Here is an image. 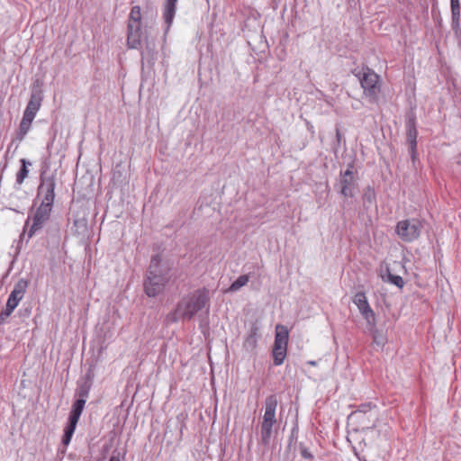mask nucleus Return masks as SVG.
<instances>
[{"instance_id": "1", "label": "nucleus", "mask_w": 461, "mask_h": 461, "mask_svg": "<svg viewBox=\"0 0 461 461\" xmlns=\"http://www.w3.org/2000/svg\"><path fill=\"white\" fill-rule=\"evenodd\" d=\"M54 189L55 181L53 177H44L41 179L38 188L39 195H42L41 203L32 217V223L28 230L26 228L29 226L31 217L26 220L24 225L23 235L27 234L28 239H31L40 231L49 221L55 197Z\"/></svg>"}, {"instance_id": "2", "label": "nucleus", "mask_w": 461, "mask_h": 461, "mask_svg": "<svg viewBox=\"0 0 461 461\" xmlns=\"http://www.w3.org/2000/svg\"><path fill=\"white\" fill-rule=\"evenodd\" d=\"M161 259L158 256L151 258L150 265L144 281V291L149 297H155L165 288L168 277L165 275L160 266Z\"/></svg>"}, {"instance_id": "3", "label": "nucleus", "mask_w": 461, "mask_h": 461, "mask_svg": "<svg viewBox=\"0 0 461 461\" xmlns=\"http://www.w3.org/2000/svg\"><path fill=\"white\" fill-rule=\"evenodd\" d=\"M204 308L207 313L209 311L208 297L204 292L196 291L183 298L175 310V313L177 312L182 317L190 320L196 312Z\"/></svg>"}, {"instance_id": "4", "label": "nucleus", "mask_w": 461, "mask_h": 461, "mask_svg": "<svg viewBox=\"0 0 461 461\" xmlns=\"http://www.w3.org/2000/svg\"><path fill=\"white\" fill-rule=\"evenodd\" d=\"M364 95L370 103H376L381 92L380 77L369 68H365L358 74Z\"/></svg>"}, {"instance_id": "5", "label": "nucleus", "mask_w": 461, "mask_h": 461, "mask_svg": "<svg viewBox=\"0 0 461 461\" xmlns=\"http://www.w3.org/2000/svg\"><path fill=\"white\" fill-rule=\"evenodd\" d=\"M422 223L420 220L407 219L397 223L395 232L402 240L411 242L420 237Z\"/></svg>"}, {"instance_id": "6", "label": "nucleus", "mask_w": 461, "mask_h": 461, "mask_svg": "<svg viewBox=\"0 0 461 461\" xmlns=\"http://www.w3.org/2000/svg\"><path fill=\"white\" fill-rule=\"evenodd\" d=\"M85 405L86 402L84 399H77L72 405V409L68 417V424L65 428L64 436L62 438V443L65 446H68L71 440Z\"/></svg>"}, {"instance_id": "7", "label": "nucleus", "mask_w": 461, "mask_h": 461, "mask_svg": "<svg viewBox=\"0 0 461 461\" xmlns=\"http://www.w3.org/2000/svg\"><path fill=\"white\" fill-rule=\"evenodd\" d=\"M353 303L357 307L363 318L366 321L367 324L374 326L375 321V315L367 302L366 294L362 292L357 293L353 298Z\"/></svg>"}, {"instance_id": "8", "label": "nucleus", "mask_w": 461, "mask_h": 461, "mask_svg": "<svg viewBox=\"0 0 461 461\" xmlns=\"http://www.w3.org/2000/svg\"><path fill=\"white\" fill-rule=\"evenodd\" d=\"M352 167L353 166L349 165L348 168L341 173L339 177L340 193L345 197H353L357 185V180Z\"/></svg>"}, {"instance_id": "9", "label": "nucleus", "mask_w": 461, "mask_h": 461, "mask_svg": "<svg viewBox=\"0 0 461 461\" xmlns=\"http://www.w3.org/2000/svg\"><path fill=\"white\" fill-rule=\"evenodd\" d=\"M141 26L128 24L127 27V45L131 49H137L141 43Z\"/></svg>"}, {"instance_id": "10", "label": "nucleus", "mask_w": 461, "mask_h": 461, "mask_svg": "<svg viewBox=\"0 0 461 461\" xmlns=\"http://www.w3.org/2000/svg\"><path fill=\"white\" fill-rule=\"evenodd\" d=\"M264 407H265V411H264L262 420L276 423V407H277L276 396L274 394L267 396L265 400Z\"/></svg>"}, {"instance_id": "11", "label": "nucleus", "mask_w": 461, "mask_h": 461, "mask_svg": "<svg viewBox=\"0 0 461 461\" xmlns=\"http://www.w3.org/2000/svg\"><path fill=\"white\" fill-rule=\"evenodd\" d=\"M288 339H289L288 329L285 325L277 324L276 326V335H275L274 346L287 348Z\"/></svg>"}, {"instance_id": "12", "label": "nucleus", "mask_w": 461, "mask_h": 461, "mask_svg": "<svg viewBox=\"0 0 461 461\" xmlns=\"http://www.w3.org/2000/svg\"><path fill=\"white\" fill-rule=\"evenodd\" d=\"M41 97L32 95L23 113V118L32 120L35 118L37 112L41 107Z\"/></svg>"}, {"instance_id": "13", "label": "nucleus", "mask_w": 461, "mask_h": 461, "mask_svg": "<svg viewBox=\"0 0 461 461\" xmlns=\"http://www.w3.org/2000/svg\"><path fill=\"white\" fill-rule=\"evenodd\" d=\"M276 424V423H274L272 421L262 420L260 426V438L263 445H269L273 434V429Z\"/></svg>"}, {"instance_id": "14", "label": "nucleus", "mask_w": 461, "mask_h": 461, "mask_svg": "<svg viewBox=\"0 0 461 461\" xmlns=\"http://www.w3.org/2000/svg\"><path fill=\"white\" fill-rule=\"evenodd\" d=\"M162 19L165 35H167L169 32L173 20V0H167Z\"/></svg>"}, {"instance_id": "15", "label": "nucleus", "mask_w": 461, "mask_h": 461, "mask_svg": "<svg viewBox=\"0 0 461 461\" xmlns=\"http://www.w3.org/2000/svg\"><path fill=\"white\" fill-rule=\"evenodd\" d=\"M258 339V327H252L249 335L244 340V348L248 351H252L256 348Z\"/></svg>"}, {"instance_id": "16", "label": "nucleus", "mask_w": 461, "mask_h": 461, "mask_svg": "<svg viewBox=\"0 0 461 461\" xmlns=\"http://www.w3.org/2000/svg\"><path fill=\"white\" fill-rule=\"evenodd\" d=\"M452 14V28L456 31L460 27V4L459 0L450 1Z\"/></svg>"}, {"instance_id": "17", "label": "nucleus", "mask_w": 461, "mask_h": 461, "mask_svg": "<svg viewBox=\"0 0 461 461\" xmlns=\"http://www.w3.org/2000/svg\"><path fill=\"white\" fill-rule=\"evenodd\" d=\"M28 287L27 280L21 278L19 279L14 286L13 291L11 292V295L19 298L22 300L24 296L26 289Z\"/></svg>"}, {"instance_id": "18", "label": "nucleus", "mask_w": 461, "mask_h": 461, "mask_svg": "<svg viewBox=\"0 0 461 461\" xmlns=\"http://www.w3.org/2000/svg\"><path fill=\"white\" fill-rule=\"evenodd\" d=\"M417 130L415 128L414 125H409L408 126V131H407V140L410 144V149H411V155L413 156L415 151H416V148H417V141H416V139H417Z\"/></svg>"}, {"instance_id": "19", "label": "nucleus", "mask_w": 461, "mask_h": 461, "mask_svg": "<svg viewBox=\"0 0 461 461\" xmlns=\"http://www.w3.org/2000/svg\"><path fill=\"white\" fill-rule=\"evenodd\" d=\"M32 122V120L23 117L20 126H19V131L16 134V140L18 141H22L24 139V137L30 131Z\"/></svg>"}, {"instance_id": "20", "label": "nucleus", "mask_w": 461, "mask_h": 461, "mask_svg": "<svg viewBox=\"0 0 461 461\" xmlns=\"http://www.w3.org/2000/svg\"><path fill=\"white\" fill-rule=\"evenodd\" d=\"M286 351L287 348H285L273 347L272 355L275 366H280L284 363L286 357Z\"/></svg>"}, {"instance_id": "21", "label": "nucleus", "mask_w": 461, "mask_h": 461, "mask_svg": "<svg viewBox=\"0 0 461 461\" xmlns=\"http://www.w3.org/2000/svg\"><path fill=\"white\" fill-rule=\"evenodd\" d=\"M128 24L141 26V12L140 6L135 5L131 8Z\"/></svg>"}, {"instance_id": "22", "label": "nucleus", "mask_w": 461, "mask_h": 461, "mask_svg": "<svg viewBox=\"0 0 461 461\" xmlns=\"http://www.w3.org/2000/svg\"><path fill=\"white\" fill-rule=\"evenodd\" d=\"M249 281V275H242L235 280L228 289V292H237L241 287L245 286Z\"/></svg>"}, {"instance_id": "23", "label": "nucleus", "mask_w": 461, "mask_h": 461, "mask_svg": "<svg viewBox=\"0 0 461 461\" xmlns=\"http://www.w3.org/2000/svg\"><path fill=\"white\" fill-rule=\"evenodd\" d=\"M22 167L16 174V184L21 185L24 179L28 176L29 170L27 169V166L31 165L30 162H27L26 159H21Z\"/></svg>"}, {"instance_id": "24", "label": "nucleus", "mask_w": 461, "mask_h": 461, "mask_svg": "<svg viewBox=\"0 0 461 461\" xmlns=\"http://www.w3.org/2000/svg\"><path fill=\"white\" fill-rule=\"evenodd\" d=\"M371 409L372 404L370 402L361 404L357 411L350 414V418L359 420L363 414L368 412Z\"/></svg>"}, {"instance_id": "25", "label": "nucleus", "mask_w": 461, "mask_h": 461, "mask_svg": "<svg viewBox=\"0 0 461 461\" xmlns=\"http://www.w3.org/2000/svg\"><path fill=\"white\" fill-rule=\"evenodd\" d=\"M90 392V385L86 383H84L80 385H78L77 391H76V396L78 397V399H84L86 402V400L88 398Z\"/></svg>"}, {"instance_id": "26", "label": "nucleus", "mask_w": 461, "mask_h": 461, "mask_svg": "<svg viewBox=\"0 0 461 461\" xmlns=\"http://www.w3.org/2000/svg\"><path fill=\"white\" fill-rule=\"evenodd\" d=\"M387 280L391 284H393L397 287L402 288L404 285L403 279L400 276H395L388 272L387 274Z\"/></svg>"}, {"instance_id": "27", "label": "nucleus", "mask_w": 461, "mask_h": 461, "mask_svg": "<svg viewBox=\"0 0 461 461\" xmlns=\"http://www.w3.org/2000/svg\"><path fill=\"white\" fill-rule=\"evenodd\" d=\"M20 301L21 300L19 298L14 297V295L12 296L10 294L6 303V307H8V310L14 311L17 307Z\"/></svg>"}, {"instance_id": "28", "label": "nucleus", "mask_w": 461, "mask_h": 461, "mask_svg": "<svg viewBox=\"0 0 461 461\" xmlns=\"http://www.w3.org/2000/svg\"><path fill=\"white\" fill-rule=\"evenodd\" d=\"M374 342L377 345H384V338L382 335H379L377 332H375L373 335Z\"/></svg>"}, {"instance_id": "29", "label": "nucleus", "mask_w": 461, "mask_h": 461, "mask_svg": "<svg viewBox=\"0 0 461 461\" xmlns=\"http://www.w3.org/2000/svg\"><path fill=\"white\" fill-rule=\"evenodd\" d=\"M364 199L368 201L369 203H372L375 199V193L373 190L369 189L367 193L364 194Z\"/></svg>"}, {"instance_id": "30", "label": "nucleus", "mask_w": 461, "mask_h": 461, "mask_svg": "<svg viewBox=\"0 0 461 461\" xmlns=\"http://www.w3.org/2000/svg\"><path fill=\"white\" fill-rule=\"evenodd\" d=\"M13 312V310H8V307H5V309L0 313V320L4 321L5 318L9 317Z\"/></svg>"}, {"instance_id": "31", "label": "nucleus", "mask_w": 461, "mask_h": 461, "mask_svg": "<svg viewBox=\"0 0 461 461\" xmlns=\"http://www.w3.org/2000/svg\"><path fill=\"white\" fill-rule=\"evenodd\" d=\"M336 139H337L338 145H339L341 140H343V137L339 129H336Z\"/></svg>"}, {"instance_id": "32", "label": "nucleus", "mask_w": 461, "mask_h": 461, "mask_svg": "<svg viewBox=\"0 0 461 461\" xmlns=\"http://www.w3.org/2000/svg\"><path fill=\"white\" fill-rule=\"evenodd\" d=\"M109 461H120L119 456L113 455Z\"/></svg>"}, {"instance_id": "33", "label": "nucleus", "mask_w": 461, "mask_h": 461, "mask_svg": "<svg viewBox=\"0 0 461 461\" xmlns=\"http://www.w3.org/2000/svg\"><path fill=\"white\" fill-rule=\"evenodd\" d=\"M308 364L311 366H316V362L313 360L308 361Z\"/></svg>"}, {"instance_id": "34", "label": "nucleus", "mask_w": 461, "mask_h": 461, "mask_svg": "<svg viewBox=\"0 0 461 461\" xmlns=\"http://www.w3.org/2000/svg\"><path fill=\"white\" fill-rule=\"evenodd\" d=\"M176 2V0H175V3Z\"/></svg>"}]
</instances>
